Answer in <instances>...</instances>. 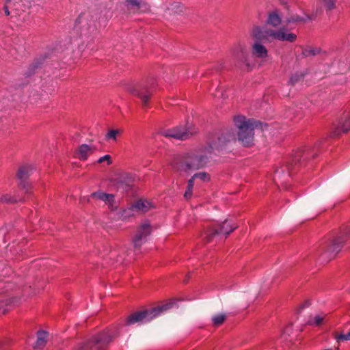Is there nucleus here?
Masks as SVG:
<instances>
[{
	"instance_id": "obj_1",
	"label": "nucleus",
	"mask_w": 350,
	"mask_h": 350,
	"mask_svg": "<svg viewBox=\"0 0 350 350\" xmlns=\"http://www.w3.org/2000/svg\"><path fill=\"white\" fill-rule=\"evenodd\" d=\"M250 36L254 40L252 53L257 58L267 57L268 50L265 46V44L271 43L274 40L292 43L297 40V35L294 33H289L286 27H280L275 30L267 27L255 25L250 31Z\"/></svg>"
},
{
	"instance_id": "obj_2",
	"label": "nucleus",
	"mask_w": 350,
	"mask_h": 350,
	"mask_svg": "<svg viewBox=\"0 0 350 350\" xmlns=\"http://www.w3.org/2000/svg\"><path fill=\"white\" fill-rule=\"evenodd\" d=\"M205 150H193L176 156L172 163L173 170L180 173L190 174L204 167L208 163Z\"/></svg>"
},
{
	"instance_id": "obj_3",
	"label": "nucleus",
	"mask_w": 350,
	"mask_h": 350,
	"mask_svg": "<svg viewBox=\"0 0 350 350\" xmlns=\"http://www.w3.org/2000/svg\"><path fill=\"white\" fill-rule=\"evenodd\" d=\"M348 238H350V228L345 226L340 230L338 235L322 241L312 255L314 258L319 257L323 261L328 262L341 250Z\"/></svg>"
},
{
	"instance_id": "obj_4",
	"label": "nucleus",
	"mask_w": 350,
	"mask_h": 350,
	"mask_svg": "<svg viewBox=\"0 0 350 350\" xmlns=\"http://www.w3.org/2000/svg\"><path fill=\"white\" fill-rule=\"evenodd\" d=\"M234 125L238 129L237 137L239 142L245 146L254 144V129L259 127L263 130L262 123L254 119H247L245 116H238L234 118Z\"/></svg>"
},
{
	"instance_id": "obj_5",
	"label": "nucleus",
	"mask_w": 350,
	"mask_h": 350,
	"mask_svg": "<svg viewBox=\"0 0 350 350\" xmlns=\"http://www.w3.org/2000/svg\"><path fill=\"white\" fill-rule=\"evenodd\" d=\"M118 334H113L109 330H104L93 336L90 340L79 342L76 350H104Z\"/></svg>"
},
{
	"instance_id": "obj_6",
	"label": "nucleus",
	"mask_w": 350,
	"mask_h": 350,
	"mask_svg": "<svg viewBox=\"0 0 350 350\" xmlns=\"http://www.w3.org/2000/svg\"><path fill=\"white\" fill-rule=\"evenodd\" d=\"M174 304V301H170L161 306H158L150 310H145L133 312L126 318L125 325L126 326H129L136 323L142 322L144 319H147L148 321L152 320V319L159 315L161 313L170 309Z\"/></svg>"
},
{
	"instance_id": "obj_7",
	"label": "nucleus",
	"mask_w": 350,
	"mask_h": 350,
	"mask_svg": "<svg viewBox=\"0 0 350 350\" xmlns=\"http://www.w3.org/2000/svg\"><path fill=\"white\" fill-rule=\"evenodd\" d=\"M319 143H317L313 147L304 146L298 149L293 155L291 163L285 167L287 170L288 175H291V171L292 170L294 165L301 163L310 158H314L317 155V149L319 148Z\"/></svg>"
},
{
	"instance_id": "obj_8",
	"label": "nucleus",
	"mask_w": 350,
	"mask_h": 350,
	"mask_svg": "<svg viewBox=\"0 0 350 350\" xmlns=\"http://www.w3.org/2000/svg\"><path fill=\"white\" fill-rule=\"evenodd\" d=\"M234 139V134L230 130L223 131L220 134L213 135L208 139V146L204 150L208 153L214 150H221L226 144Z\"/></svg>"
},
{
	"instance_id": "obj_9",
	"label": "nucleus",
	"mask_w": 350,
	"mask_h": 350,
	"mask_svg": "<svg viewBox=\"0 0 350 350\" xmlns=\"http://www.w3.org/2000/svg\"><path fill=\"white\" fill-rule=\"evenodd\" d=\"M198 133L192 124L185 126H178L171 129L165 130L161 132V135L165 137H173L176 139L185 140L189 139Z\"/></svg>"
},
{
	"instance_id": "obj_10",
	"label": "nucleus",
	"mask_w": 350,
	"mask_h": 350,
	"mask_svg": "<svg viewBox=\"0 0 350 350\" xmlns=\"http://www.w3.org/2000/svg\"><path fill=\"white\" fill-rule=\"evenodd\" d=\"M238 226L235 224H232L229 220L226 219L222 224H219L217 226H211L205 232V239L207 242L212 241L213 238L219 234H224L228 237L232 232H233Z\"/></svg>"
},
{
	"instance_id": "obj_11",
	"label": "nucleus",
	"mask_w": 350,
	"mask_h": 350,
	"mask_svg": "<svg viewBox=\"0 0 350 350\" xmlns=\"http://www.w3.org/2000/svg\"><path fill=\"white\" fill-rule=\"evenodd\" d=\"M152 84H138L129 88L128 90L133 95L139 97L144 106L148 104V101L153 92Z\"/></svg>"
},
{
	"instance_id": "obj_12",
	"label": "nucleus",
	"mask_w": 350,
	"mask_h": 350,
	"mask_svg": "<svg viewBox=\"0 0 350 350\" xmlns=\"http://www.w3.org/2000/svg\"><path fill=\"white\" fill-rule=\"evenodd\" d=\"M152 227L148 221L142 223L136 230L135 235L133 239V246L135 249L139 248L146 238L151 234Z\"/></svg>"
},
{
	"instance_id": "obj_13",
	"label": "nucleus",
	"mask_w": 350,
	"mask_h": 350,
	"mask_svg": "<svg viewBox=\"0 0 350 350\" xmlns=\"http://www.w3.org/2000/svg\"><path fill=\"white\" fill-rule=\"evenodd\" d=\"M232 55L243 64L242 69L250 72L252 69V65L249 62L245 46L239 44L232 50Z\"/></svg>"
},
{
	"instance_id": "obj_14",
	"label": "nucleus",
	"mask_w": 350,
	"mask_h": 350,
	"mask_svg": "<svg viewBox=\"0 0 350 350\" xmlns=\"http://www.w3.org/2000/svg\"><path fill=\"white\" fill-rule=\"evenodd\" d=\"M152 207L151 204L146 201L143 200H139L136 202H135L130 207H129L127 209H124L122 211V217L123 219H126L127 217H129L130 216H132L133 211H137L141 213H146L148 211L150 210V208Z\"/></svg>"
},
{
	"instance_id": "obj_15",
	"label": "nucleus",
	"mask_w": 350,
	"mask_h": 350,
	"mask_svg": "<svg viewBox=\"0 0 350 350\" xmlns=\"http://www.w3.org/2000/svg\"><path fill=\"white\" fill-rule=\"evenodd\" d=\"M32 167L31 165H22L18 168L16 174V177L20 180L18 183V187L21 189L25 190V193H28L31 188V185L27 181L30 172Z\"/></svg>"
},
{
	"instance_id": "obj_16",
	"label": "nucleus",
	"mask_w": 350,
	"mask_h": 350,
	"mask_svg": "<svg viewBox=\"0 0 350 350\" xmlns=\"http://www.w3.org/2000/svg\"><path fill=\"white\" fill-rule=\"evenodd\" d=\"M133 181V176L131 174L127 172H122L117 174V177L111 179V182L118 188L121 186H125L128 187L131 185Z\"/></svg>"
},
{
	"instance_id": "obj_17",
	"label": "nucleus",
	"mask_w": 350,
	"mask_h": 350,
	"mask_svg": "<svg viewBox=\"0 0 350 350\" xmlns=\"http://www.w3.org/2000/svg\"><path fill=\"white\" fill-rule=\"evenodd\" d=\"M312 19L313 17L311 15L307 14H305V16H300L297 14H292L286 18L284 21V25H282V27H286V28L288 29V31L291 33L290 30L292 29V28L288 27V25L290 24H304L308 21Z\"/></svg>"
},
{
	"instance_id": "obj_18",
	"label": "nucleus",
	"mask_w": 350,
	"mask_h": 350,
	"mask_svg": "<svg viewBox=\"0 0 350 350\" xmlns=\"http://www.w3.org/2000/svg\"><path fill=\"white\" fill-rule=\"evenodd\" d=\"M282 18L279 10L275 9L267 13V18L265 21L267 25L277 28L282 24Z\"/></svg>"
},
{
	"instance_id": "obj_19",
	"label": "nucleus",
	"mask_w": 350,
	"mask_h": 350,
	"mask_svg": "<svg viewBox=\"0 0 350 350\" xmlns=\"http://www.w3.org/2000/svg\"><path fill=\"white\" fill-rule=\"evenodd\" d=\"M350 130V115H347L340 122L339 125L334 126L332 132L334 137H338L341 133H347Z\"/></svg>"
},
{
	"instance_id": "obj_20",
	"label": "nucleus",
	"mask_w": 350,
	"mask_h": 350,
	"mask_svg": "<svg viewBox=\"0 0 350 350\" xmlns=\"http://www.w3.org/2000/svg\"><path fill=\"white\" fill-rule=\"evenodd\" d=\"M90 197L96 198L105 202L109 205V208L113 211L116 206L113 205L114 203V196L113 194H108L103 191L94 192L90 195Z\"/></svg>"
},
{
	"instance_id": "obj_21",
	"label": "nucleus",
	"mask_w": 350,
	"mask_h": 350,
	"mask_svg": "<svg viewBox=\"0 0 350 350\" xmlns=\"http://www.w3.org/2000/svg\"><path fill=\"white\" fill-rule=\"evenodd\" d=\"M94 152V148L88 144H82L75 150V156L81 161H85Z\"/></svg>"
},
{
	"instance_id": "obj_22",
	"label": "nucleus",
	"mask_w": 350,
	"mask_h": 350,
	"mask_svg": "<svg viewBox=\"0 0 350 350\" xmlns=\"http://www.w3.org/2000/svg\"><path fill=\"white\" fill-rule=\"evenodd\" d=\"M46 56H41L35 59L28 66L27 71L25 72V75L27 77H30L33 75L37 69H38L41 65L44 62Z\"/></svg>"
},
{
	"instance_id": "obj_23",
	"label": "nucleus",
	"mask_w": 350,
	"mask_h": 350,
	"mask_svg": "<svg viewBox=\"0 0 350 350\" xmlns=\"http://www.w3.org/2000/svg\"><path fill=\"white\" fill-rule=\"evenodd\" d=\"M48 332L40 330L37 333V340L33 346L35 349H42L47 342Z\"/></svg>"
},
{
	"instance_id": "obj_24",
	"label": "nucleus",
	"mask_w": 350,
	"mask_h": 350,
	"mask_svg": "<svg viewBox=\"0 0 350 350\" xmlns=\"http://www.w3.org/2000/svg\"><path fill=\"white\" fill-rule=\"evenodd\" d=\"M127 6L131 8H135L137 11H139L142 8L148 10V4L142 0H125Z\"/></svg>"
},
{
	"instance_id": "obj_25",
	"label": "nucleus",
	"mask_w": 350,
	"mask_h": 350,
	"mask_svg": "<svg viewBox=\"0 0 350 350\" xmlns=\"http://www.w3.org/2000/svg\"><path fill=\"white\" fill-rule=\"evenodd\" d=\"M167 10L170 12V14H180L184 12L185 8L180 2H174L167 7Z\"/></svg>"
},
{
	"instance_id": "obj_26",
	"label": "nucleus",
	"mask_w": 350,
	"mask_h": 350,
	"mask_svg": "<svg viewBox=\"0 0 350 350\" xmlns=\"http://www.w3.org/2000/svg\"><path fill=\"white\" fill-rule=\"evenodd\" d=\"M325 316V314H319L314 317H310L307 324L309 325L320 326L323 323Z\"/></svg>"
},
{
	"instance_id": "obj_27",
	"label": "nucleus",
	"mask_w": 350,
	"mask_h": 350,
	"mask_svg": "<svg viewBox=\"0 0 350 350\" xmlns=\"http://www.w3.org/2000/svg\"><path fill=\"white\" fill-rule=\"evenodd\" d=\"M226 319L227 315L226 314L221 313L216 314L212 317L213 325L214 327H219L222 325Z\"/></svg>"
},
{
	"instance_id": "obj_28",
	"label": "nucleus",
	"mask_w": 350,
	"mask_h": 350,
	"mask_svg": "<svg viewBox=\"0 0 350 350\" xmlns=\"http://www.w3.org/2000/svg\"><path fill=\"white\" fill-rule=\"evenodd\" d=\"M18 201H23L22 198H18L16 196H12L10 194H3L0 198V203H16Z\"/></svg>"
},
{
	"instance_id": "obj_29",
	"label": "nucleus",
	"mask_w": 350,
	"mask_h": 350,
	"mask_svg": "<svg viewBox=\"0 0 350 350\" xmlns=\"http://www.w3.org/2000/svg\"><path fill=\"white\" fill-rule=\"evenodd\" d=\"M322 52L321 48H310L308 47L303 50L302 55L304 57H307L310 56H315Z\"/></svg>"
},
{
	"instance_id": "obj_30",
	"label": "nucleus",
	"mask_w": 350,
	"mask_h": 350,
	"mask_svg": "<svg viewBox=\"0 0 350 350\" xmlns=\"http://www.w3.org/2000/svg\"><path fill=\"white\" fill-rule=\"evenodd\" d=\"M304 76V72H295L290 77L288 83L291 85H295L298 82L303 81Z\"/></svg>"
},
{
	"instance_id": "obj_31",
	"label": "nucleus",
	"mask_w": 350,
	"mask_h": 350,
	"mask_svg": "<svg viewBox=\"0 0 350 350\" xmlns=\"http://www.w3.org/2000/svg\"><path fill=\"white\" fill-rule=\"evenodd\" d=\"M191 178L193 181H195L196 179H200V180H201L202 181L206 182V181L210 180V175L207 172H200L194 174L191 177Z\"/></svg>"
},
{
	"instance_id": "obj_32",
	"label": "nucleus",
	"mask_w": 350,
	"mask_h": 350,
	"mask_svg": "<svg viewBox=\"0 0 350 350\" xmlns=\"http://www.w3.org/2000/svg\"><path fill=\"white\" fill-rule=\"evenodd\" d=\"M122 133V130L120 129H111L108 131V133L105 135V139H113V141L117 140V135H120Z\"/></svg>"
},
{
	"instance_id": "obj_33",
	"label": "nucleus",
	"mask_w": 350,
	"mask_h": 350,
	"mask_svg": "<svg viewBox=\"0 0 350 350\" xmlns=\"http://www.w3.org/2000/svg\"><path fill=\"white\" fill-rule=\"evenodd\" d=\"M194 185V181L190 178L187 182V189L184 193V198L187 200L189 199L192 196V191Z\"/></svg>"
},
{
	"instance_id": "obj_34",
	"label": "nucleus",
	"mask_w": 350,
	"mask_h": 350,
	"mask_svg": "<svg viewBox=\"0 0 350 350\" xmlns=\"http://www.w3.org/2000/svg\"><path fill=\"white\" fill-rule=\"evenodd\" d=\"M319 1L322 3L327 10H331L335 8L336 0H319Z\"/></svg>"
},
{
	"instance_id": "obj_35",
	"label": "nucleus",
	"mask_w": 350,
	"mask_h": 350,
	"mask_svg": "<svg viewBox=\"0 0 350 350\" xmlns=\"http://www.w3.org/2000/svg\"><path fill=\"white\" fill-rule=\"evenodd\" d=\"M335 338L339 342L341 340H350V332L347 334H337L335 333Z\"/></svg>"
},
{
	"instance_id": "obj_36",
	"label": "nucleus",
	"mask_w": 350,
	"mask_h": 350,
	"mask_svg": "<svg viewBox=\"0 0 350 350\" xmlns=\"http://www.w3.org/2000/svg\"><path fill=\"white\" fill-rule=\"evenodd\" d=\"M21 2V0H16V1H13L12 4H10V8H12L14 9V10L18 12L20 10H22L23 12H25V10L24 9H22L21 7H20V3Z\"/></svg>"
},
{
	"instance_id": "obj_37",
	"label": "nucleus",
	"mask_w": 350,
	"mask_h": 350,
	"mask_svg": "<svg viewBox=\"0 0 350 350\" xmlns=\"http://www.w3.org/2000/svg\"><path fill=\"white\" fill-rule=\"evenodd\" d=\"M104 161H107L108 165L112 163L111 156L109 154H106L104 157H100L98 161V163H102Z\"/></svg>"
},
{
	"instance_id": "obj_38",
	"label": "nucleus",
	"mask_w": 350,
	"mask_h": 350,
	"mask_svg": "<svg viewBox=\"0 0 350 350\" xmlns=\"http://www.w3.org/2000/svg\"><path fill=\"white\" fill-rule=\"evenodd\" d=\"M311 305V302L310 300H306L303 304H301L298 308H297V312H300L304 308H308Z\"/></svg>"
},
{
	"instance_id": "obj_39",
	"label": "nucleus",
	"mask_w": 350,
	"mask_h": 350,
	"mask_svg": "<svg viewBox=\"0 0 350 350\" xmlns=\"http://www.w3.org/2000/svg\"><path fill=\"white\" fill-rule=\"evenodd\" d=\"M19 303V298L18 297H12L7 300L6 304L8 305H17Z\"/></svg>"
},
{
	"instance_id": "obj_40",
	"label": "nucleus",
	"mask_w": 350,
	"mask_h": 350,
	"mask_svg": "<svg viewBox=\"0 0 350 350\" xmlns=\"http://www.w3.org/2000/svg\"><path fill=\"white\" fill-rule=\"evenodd\" d=\"M86 47L89 49H90L91 51L94 50V38H92L90 41H89L87 44H86Z\"/></svg>"
},
{
	"instance_id": "obj_41",
	"label": "nucleus",
	"mask_w": 350,
	"mask_h": 350,
	"mask_svg": "<svg viewBox=\"0 0 350 350\" xmlns=\"http://www.w3.org/2000/svg\"><path fill=\"white\" fill-rule=\"evenodd\" d=\"M85 200V202H90V199H89V198H85L84 197V198H81V200Z\"/></svg>"
},
{
	"instance_id": "obj_42",
	"label": "nucleus",
	"mask_w": 350,
	"mask_h": 350,
	"mask_svg": "<svg viewBox=\"0 0 350 350\" xmlns=\"http://www.w3.org/2000/svg\"><path fill=\"white\" fill-rule=\"evenodd\" d=\"M1 349H3V345H2V344L0 342V350H1Z\"/></svg>"
},
{
	"instance_id": "obj_43",
	"label": "nucleus",
	"mask_w": 350,
	"mask_h": 350,
	"mask_svg": "<svg viewBox=\"0 0 350 350\" xmlns=\"http://www.w3.org/2000/svg\"><path fill=\"white\" fill-rule=\"evenodd\" d=\"M94 148V152L96 150V148L95 146H92Z\"/></svg>"
},
{
	"instance_id": "obj_44",
	"label": "nucleus",
	"mask_w": 350,
	"mask_h": 350,
	"mask_svg": "<svg viewBox=\"0 0 350 350\" xmlns=\"http://www.w3.org/2000/svg\"><path fill=\"white\" fill-rule=\"evenodd\" d=\"M2 195L0 194V198L1 197Z\"/></svg>"
}]
</instances>
